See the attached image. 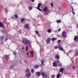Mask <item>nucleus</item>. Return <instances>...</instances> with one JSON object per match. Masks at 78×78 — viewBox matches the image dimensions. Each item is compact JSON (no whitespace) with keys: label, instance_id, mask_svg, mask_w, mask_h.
Masks as SVG:
<instances>
[{"label":"nucleus","instance_id":"41","mask_svg":"<svg viewBox=\"0 0 78 78\" xmlns=\"http://www.w3.org/2000/svg\"><path fill=\"white\" fill-rule=\"evenodd\" d=\"M18 33H19V34H20V30H19L18 31Z\"/></svg>","mask_w":78,"mask_h":78},{"label":"nucleus","instance_id":"48","mask_svg":"<svg viewBox=\"0 0 78 78\" xmlns=\"http://www.w3.org/2000/svg\"><path fill=\"white\" fill-rule=\"evenodd\" d=\"M71 51H71V50L69 51V53H70V52H71Z\"/></svg>","mask_w":78,"mask_h":78},{"label":"nucleus","instance_id":"28","mask_svg":"<svg viewBox=\"0 0 78 78\" xmlns=\"http://www.w3.org/2000/svg\"><path fill=\"white\" fill-rule=\"evenodd\" d=\"M3 24L2 23H0V27H3Z\"/></svg>","mask_w":78,"mask_h":78},{"label":"nucleus","instance_id":"7","mask_svg":"<svg viewBox=\"0 0 78 78\" xmlns=\"http://www.w3.org/2000/svg\"><path fill=\"white\" fill-rule=\"evenodd\" d=\"M35 33L37 35V36H38L39 37H41V35H40L39 33V31H37V30H36L35 31Z\"/></svg>","mask_w":78,"mask_h":78},{"label":"nucleus","instance_id":"14","mask_svg":"<svg viewBox=\"0 0 78 78\" xmlns=\"http://www.w3.org/2000/svg\"><path fill=\"white\" fill-rule=\"evenodd\" d=\"M59 50H62V51H63L64 49H63V48H62L61 47L60 45H59Z\"/></svg>","mask_w":78,"mask_h":78},{"label":"nucleus","instance_id":"24","mask_svg":"<svg viewBox=\"0 0 78 78\" xmlns=\"http://www.w3.org/2000/svg\"><path fill=\"white\" fill-rule=\"evenodd\" d=\"M48 32L49 33H51V30L50 29H48Z\"/></svg>","mask_w":78,"mask_h":78},{"label":"nucleus","instance_id":"35","mask_svg":"<svg viewBox=\"0 0 78 78\" xmlns=\"http://www.w3.org/2000/svg\"><path fill=\"white\" fill-rule=\"evenodd\" d=\"M10 69H13V66H11L10 67Z\"/></svg>","mask_w":78,"mask_h":78},{"label":"nucleus","instance_id":"51","mask_svg":"<svg viewBox=\"0 0 78 78\" xmlns=\"http://www.w3.org/2000/svg\"><path fill=\"white\" fill-rule=\"evenodd\" d=\"M77 28H78V24L77 25Z\"/></svg>","mask_w":78,"mask_h":78},{"label":"nucleus","instance_id":"23","mask_svg":"<svg viewBox=\"0 0 78 78\" xmlns=\"http://www.w3.org/2000/svg\"><path fill=\"white\" fill-rule=\"evenodd\" d=\"M57 22L58 23H60L61 22V21L60 20H58L57 21Z\"/></svg>","mask_w":78,"mask_h":78},{"label":"nucleus","instance_id":"11","mask_svg":"<svg viewBox=\"0 0 78 78\" xmlns=\"http://www.w3.org/2000/svg\"><path fill=\"white\" fill-rule=\"evenodd\" d=\"M37 76L39 77L41 75V73H40L39 72H37Z\"/></svg>","mask_w":78,"mask_h":78},{"label":"nucleus","instance_id":"44","mask_svg":"<svg viewBox=\"0 0 78 78\" xmlns=\"http://www.w3.org/2000/svg\"><path fill=\"white\" fill-rule=\"evenodd\" d=\"M31 2H34V0H30Z\"/></svg>","mask_w":78,"mask_h":78},{"label":"nucleus","instance_id":"22","mask_svg":"<svg viewBox=\"0 0 78 78\" xmlns=\"http://www.w3.org/2000/svg\"><path fill=\"white\" fill-rule=\"evenodd\" d=\"M30 69H27L26 70V72H30Z\"/></svg>","mask_w":78,"mask_h":78},{"label":"nucleus","instance_id":"30","mask_svg":"<svg viewBox=\"0 0 78 78\" xmlns=\"http://www.w3.org/2000/svg\"><path fill=\"white\" fill-rule=\"evenodd\" d=\"M14 17H15V18H18V16H17V15L15 14L14 15Z\"/></svg>","mask_w":78,"mask_h":78},{"label":"nucleus","instance_id":"21","mask_svg":"<svg viewBox=\"0 0 78 78\" xmlns=\"http://www.w3.org/2000/svg\"><path fill=\"white\" fill-rule=\"evenodd\" d=\"M56 39H57V38H55V37L51 39L52 41H53V42H54L55 41V40H56Z\"/></svg>","mask_w":78,"mask_h":78},{"label":"nucleus","instance_id":"42","mask_svg":"<svg viewBox=\"0 0 78 78\" xmlns=\"http://www.w3.org/2000/svg\"><path fill=\"white\" fill-rule=\"evenodd\" d=\"M73 69H74V70L75 69V66H73Z\"/></svg>","mask_w":78,"mask_h":78},{"label":"nucleus","instance_id":"10","mask_svg":"<svg viewBox=\"0 0 78 78\" xmlns=\"http://www.w3.org/2000/svg\"><path fill=\"white\" fill-rule=\"evenodd\" d=\"M64 68H61L60 69L59 72H64Z\"/></svg>","mask_w":78,"mask_h":78},{"label":"nucleus","instance_id":"50","mask_svg":"<svg viewBox=\"0 0 78 78\" xmlns=\"http://www.w3.org/2000/svg\"><path fill=\"white\" fill-rule=\"evenodd\" d=\"M22 49H24V47H23V48H22Z\"/></svg>","mask_w":78,"mask_h":78},{"label":"nucleus","instance_id":"45","mask_svg":"<svg viewBox=\"0 0 78 78\" xmlns=\"http://www.w3.org/2000/svg\"><path fill=\"white\" fill-rule=\"evenodd\" d=\"M44 14H45V15H46L47 14V13H46V12H44Z\"/></svg>","mask_w":78,"mask_h":78},{"label":"nucleus","instance_id":"43","mask_svg":"<svg viewBox=\"0 0 78 78\" xmlns=\"http://www.w3.org/2000/svg\"><path fill=\"white\" fill-rule=\"evenodd\" d=\"M58 31H61V29L59 28V29H58Z\"/></svg>","mask_w":78,"mask_h":78},{"label":"nucleus","instance_id":"5","mask_svg":"<svg viewBox=\"0 0 78 78\" xmlns=\"http://www.w3.org/2000/svg\"><path fill=\"white\" fill-rule=\"evenodd\" d=\"M48 10V8H47V7H44L43 9V11L44 12H47Z\"/></svg>","mask_w":78,"mask_h":78},{"label":"nucleus","instance_id":"40","mask_svg":"<svg viewBox=\"0 0 78 78\" xmlns=\"http://www.w3.org/2000/svg\"><path fill=\"white\" fill-rule=\"evenodd\" d=\"M8 38H5V41H8Z\"/></svg>","mask_w":78,"mask_h":78},{"label":"nucleus","instance_id":"27","mask_svg":"<svg viewBox=\"0 0 78 78\" xmlns=\"http://www.w3.org/2000/svg\"><path fill=\"white\" fill-rule=\"evenodd\" d=\"M55 49H57V48H59V47L58 46H55L54 47Z\"/></svg>","mask_w":78,"mask_h":78},{"label":"nucleus","instance_id":"25","mask_svg":"<svg viewBox=\"0 0 78 78\" xmlns=\"http://www.w3.org/2000/svg\"><path fill=\"white\" fill-rule=\"evenodd\" d=\"M4 57L5 58H9V55H5L4 56Z\"/></svg>","mask_w":78,"mask_h":78},{"label":"nucleus","instance_id":"20","mask_svg":"<svg viewBox=\"0 0 78 78\" xmlns=\"http://www.w3.org/2000/svg\"><path fill=\"white\" fill-rule=\"evenodd\" d=\"M25 20V19L24 18H22L21 19V22H23Z\"/></svg>","mask_w":78,"mask_h":78},{"label":"nucleus","instance_id":"13","mask_svg":"<svg viewBox=\"0 0 78 78\" xmlns=\"http://www.w3.org/2000/svg\"><path fill=\"white\" fill-rule=\"evenodd\" d=\"M25 27H26V28H29V25L28 24H27L25 25Z\"/></svg>","mask_w":78,"mask_h":78},{"label":"nucleus","instance_id":"12","mask_svg":"<svg viewBox=\"0 0 78 78\" xmlns=\"http://www.w3.org/2000/svg\"><path fill=\"white\" fill-rule=\"evenodd\" d=\"M55 57L57 59H59V55H55Z\"/></svg>","mask_w":78,"mask_h":78},{"label":"nucleus","instance_id":"39","mask_svg":"<svg viewBox=\"0 0 78 78\" xmlns=\"http://www.w3.org/2000/svg\"><path fill=\"white\" fill-rule=\"evenodd\" d=\"M14 55H16L17 54V52H15L14 53Z\"/></svg>","mask_w":78,"mask_h":78},{"label":"nucleus","instance_id":"26","mask_svg":"<svg viewBox=\"0 0 78 78\" xmlns=\"http://www.w3.org/2000/svg\"><path fill=\"white\" fill-rule=\"evenodd\" d=\"M51 6L52 8L53 7V2H51Z\"/></svg>","mask_w":78,"mask_h":78},{"label":"nucleus","instance_id":"54","mask_svg":"<svg viewBox=\"0 0 78 78\" xmlns=\"http://www.w3.org/2000/svg\"><path fill=\"white\" fill-rule=\"evenodd\" d=\"M29 58H30V57H29Z\"/></svg>","mask_w":78,"mask_h":78},{"label":"nucleus","instance_id":"17","mask_svg":"<svg viewBox=\"0 0 78 78\" xmlns=\"http://www.w3.org/2000/svg\"><path fill=\"white\" fill-rule=\"evenodd\" d=\"M30 55H31V56L32 57H33V51H30Z\"/></svg>","mask_w":78,"mask_h":78},{"label":"nucleus","instance_id":"52","mask_svg":"<svg viewBox=\"0 0 78 78\" xmlns=\"http://www.w3.org/2000/svg\"><path fill=\"white\" fill-rule=\"evenodd\" d=\"M59 9H61V7H60V8H59Z\"/></svg>","mask_w":78,"mask_h":78},{"label":"nucleus","instance_id":"6","mask_svg":"<svg viewBox=\"0 0 78 78\" xmlns=\"http://www.w3.org/2000/svg\"><path fill=\"white\" fill-rule=\"evenodd\" d=\"M74 40L75 42H76L78 41V36H75L74 38Z\"/></svg>","mask_w":78,"mask_h":78},{"label":"nucleus","instance_id":"19","mask_svg":"<svg viewBox=\"0 0 78 78\" xmlns=\"http://www.w3.org/2000/svg\"><path fill=\"white\" fill-rule=\"evenodd\" d=\"M4 37V36H1L0 37V38L1 39V41H3V38Z\"/></svg>","mask_w":78,"mask_h":78},{"label":"nucleus","instance_id":"32","mask_svg":"<svg viewBox=\"0 0 78 78\" xmlns=\"http://www.w3.org/2000/svg\"><path fill=\"white\" fill-rule=\"evenodd\" d=\"M35 69H37L38 68H39V66H38V65H36L35 67Z\"/></svg>","mask_w":78,"mask_h":78},{"label":"nucleus","instance_id":"3","mask_svg":"<svg viewBox=\"0 0 78 78\" xmlns=\"http://www.w3.org/2000/svg\"><path fill=\"white\" fill-rule=\"evenodd\" d=\"M62 37L63 39H65L66 37H67V35L66 34V32L65 31H63L62 33Z\"/></svg>","mask_w":78,"mask_h":78},{"label":"nucleus","instance_id":"36","mask_svg":"<svg viewBox=\"0 0 78 78\" xmlns=\"http://www.w3.org/2000/svg\"><path fill=\"white\" fill-rule=\"evenodd\" d=\"M47 77H48V75H46L44 76V78H46Z\"/></svg>","mask_w":78,"mask_h":78},{"label":"nucleus","instance_id":"37","mask_svg":"<svg viewBox=\"0 0 78 78\" xmlns=\"http://www.w3.org/2000/svg\"><path fill=\"white\" fill-rule=\"evenodd\" d=\"M31 72L32 73H34V69H32L31 70Z\"/></svg>","mask_w":78,"mask_h":78},{"label":"nucleus","instance_id":"53","mask_svg":"<svg viewBox=\"0 0 78 78\" xmlns=\"http://www.w3.org/2000/svg\"><path fill=\"white\" fill-rule=\"evenodd\" d=\"M49 62H50V61H49Z\"/></svg>","mask_w":78,"mask_h":78},{"label":"nucleus","instance_id":"16","mask_svg":"<svg viewBox=\"0 0 78 78\" xmlns=\"http://www.w3.org/2000/svg\"><path fill=\"white\" fill-rule=\"evenodd\" d=\"M41 64H44V59H42L41 60Z\"/></svg>","mask_w":78,"mask_h":78},{"label":"nucleus","instance_id":"38","mask_svg":"<svg viewBox=\"0 0 78 78\" xmlns=\"http://www.w3.org/2000/svg\"><path fill=\"white\" fill-rule=\"evenodd\" d=\"M58 43L59 44V43H60L61 42V41L60 40H58Z\"/></svg>","mask_w":78,"mask_h":78},{"label":"nucleus","instance_id":"9","mask_svg":"<svg viewBox=\"0 0 78 78\" xmlns=\"http://www.w3.org/2000/svg\"><path fill=\"white\" fill-rule=\"evenodd\" d=\"M31 75V73H28L27 74V78H30V76Z\"/></svg>","mask_w":78,"mask_h":78},{"label":"nucleus","instance_id":"1","mask_svg":"<svg viewBox=\"0 0 78 78\" xmlns=\"http://www.w3.org/2000/svg\"><path fill=\"white\" fill-rule=\"evenodd\" d=\"M23 41L24 44H27V46H29L30 47H31V42L29 41L27 38L23 39Z\"/></svg>","mask_w":78,"mask_h":78},{"label":"nucleus","instance_id":"18","mask_svg":"<svg viewBox=\"0 0 78 78\" xmlns=\"http://www.w3.org/2000/svg\"><path fill=\"white\" fill-rule=\"evenodd\" d=\"M61 77V75H60V74H57V78H60Z\"/></svg>","mask_w":78,"mask_h":78},{"label":"nucleus","instance_id":"46","mask_svg":"<svg viewBox=\"0 0 78 78\" xmlns=\"http://www.w3.org/2000/svg\"><path fill=\"white\" fill-rule=\"evenodd\" d=\"M71 8H72V11H73V7H71Z\"/></svg>","mask_w":78,"mask_h":78},{"label":"nucleus","instance_id":"33","mask_svg":"<svg viewBox=\"0 0 78 78\" xmlns=\"http://www.w3.org/2000/svg\"><path fill=\"white\" fill-rule=\"evenodd\" d=\"M72 12L73 14V16H74L75 15V12H74V11L73 10V11H72Z\"/></svg>","mask_w":78,"mask_h":78},{"label":"nucleus","instance_id":"49","mask_svg":"<svg viewBox=\"0 0 78 78\" xmlns=\"http://www.w3.org/2000/svg\"><path fill=\"white\" fill-rule=\"evenodd\" d=\"M27 55H29V52H27Z\"/></svg>","mask_w":78,"mask_h":78},{"label":"nucleus","instance_id":"2","mask_svg":"<svg viewBox=\"0 0 78 78\" xmlns=\"http://www.w3.org/2000/svg\"><path fill=\"white\" fill-rule=\"evenodd\" d=\"M55 62H54L53 63V66H54V67H57V64L58 63L59 64L58 65V67H60V66H62V64L61 62H59V61L57 60V61H55ZM57 62L58 63H57ZM57 63V64H56Z\"/></svg>","mask_w":78,"mask_h":78},{"label":"nucleus","instance_id":"34","mask_svg":"<svg viewBox=\"0 0 78 78\" xmlns=\"http://www.w3.org/2000/svg\"><path fill=\"white\" fill-rule=\"evenodd\" d=\"M28 47L27 46H26V51H28Z\"/></svg>","mask_w":78,"mask_h":78},{"label":"nucleus","instance_id":"31","mask_svg":"<svg viewBox=\"0 0 78 78\" xmlns=\"http://www.w3.org/2000/svg\"><path fill=\"white\" fill-rule=\"evenodd\" d=\"M51 78H55V75H52L51 76Z\"/></svg>","mask_w":78,"mask_h":78},{"label":"nucleus","instance_id":"29","mask_svg":"<svg viewBox=\"0 0 78 78\" xmlns=\"http://www.w3.org/2000/svg\"><path fill=\"white\" fill-rule=\"evenodd\" d=\"M32 8L31 6H30L28 8L29 10H31V9H32Z\"/></svg>","mask_w":78,"mask_h":78},{"label":"nucleus","instance_id":"15","mask_svg":"<svg viewBox=\"0 0 78 78\" xmlns=\"http://www.w3.org/2000/svg\"><path fill=\"white\" fill-rule=\"evenodd\" d=\"M41 74L42 76L44 77V76L45 75V73H43V72H41Z\"/></svg>","mask_w":78,"mask_h":78},{"label":"nucleus","instance_id":"4","mask_svg":"<svg viewBox=\"0 0 78 78\" xmlns=\"http://www.w3.org/2000/svg\"><path fill=\"white\" fill-rule=\"evenodd\" d=\"M41 3L38 4V6L37 7V9L39 10V11H42V9H41L39 8V7H41Z\"/></svg>","mask_w":78,"mask_h":78},{"label":"nucleus","instance_id":"47","mask_svg":"<svg viewBox=\"0 0 78 78\" xmlns=\"http://www.w3.org/2000/svg\"><path fill=\"white\" fill-rule=\"evenodd\" d=\"M66 55H67V56H69V53H66Z\"/></svg>","mask_w":78,"mask_h":78},{"label":"nucleus","instance_id":"8","mask_svg":"<svg viewBox=\"0 0 78 78\" xmlns=\"http://www.w3.org/2000/svg\"><path fill=\"white\" fill-rule=\"evenodd\" d=\"M51 39L50 38H48L46 40L47 43L48 44L50 42V40Z\"/></svg>","mask_w":78,"mask_h":78}]
</instances>
